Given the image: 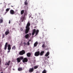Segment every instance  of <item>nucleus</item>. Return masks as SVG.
Masks as SVG:
<instances>
[{"mask_svg":"<svg viewBox=\"0 0 73 73\" xmlns=\"http://www.w3.org/2000/svg\"><path fill=\"white\" fill-rule=\"evenodd\" d=\"M9 9H6V11H9Z\"/></svg>","mask_w":73,"mask_h":73,"instance_id":"obj_29","label":"nucleus"},{"mask_svg":"<svg viewBox=\"0 0 73 73\" xmlns=\"http://www.w3.org/2000/svg\"><path fill=\"white\" fill-rule=\"evenodd\" d=\"M38 66H34V69H36L38 68Z\"/></svg>","mask_w":73,"mask_h":73,"instance_id":"obj_18","label":"nucleus"},{"mask_svg":"<svg viewBox=\"0 0 73 73\" xmlns=\"http://www.w3.org/2000/svg\"><path fill=\"white\" fill-rule=\"evenodd\" d=\"M9 64H10L9 63H7V64H6L7 65H8V66H9Z\"/></svg>","mask_w":73,"mask_h":73,"instance_id":"obj_33","label":"nucleus"},{"mask_svg":"<svg viewBox=\"0 0 73 73\" xmlns=\"http://www.w3.org/2000/svg\"><path fill=\"white\" fill-rule=\"evenodd\" d=\"M40 51H37L36 52L35 54V56H38L40 55Z\"/></svg>","mask_w":73,"mask_h":73,"instance_id":"obj_6","label":"nucleus"},{"mask_svg":"<svg viewBox=\"0 0 73 73\" xmlns=\"http://www.w3.org/2000/svg\"><path fill=\"white\" fill-rule=\"evenodd\" d=\"M11 45L9 44H8V50H11Z\"/></svg>","mask_w":73,"mask_h":73,"instance_id":"obj_12","label":"nucleus"},{"mask_svg":"<svg viewBox=\"0 0 73 73\" xmlns=\"http://www.w3.org/2000/svg\"><path fill=\"white\" fill-rule=\"evenodd\" d=\"M26 14H27V13L26 12H25V13H24V16L23 17H25V16L26 15Z\"/></svg>","mask_w":73,"mask_h":73,"instance_id":"obj_23","label":"nucleus"},{"mask_svg":"<svg viewBox=\"0 0 73 73\" xmlns=\"http://www.w3.org/2000/svg\"><path fill=\"white\" fill-rule=\"evenodd\" d=\"M10 13L11 14L13 15L14 14L15 12H14V11L13 10H10Z\"/></svg>","mask_w":73,"mask_h":73,"instance_id":"obj_8","label":"nucleus"},{"mask_svg":"<svg viewBox=\"0 0 73 73\" xmlns=\"http://www.w3.org/2000/svg\"><path fill=\"white\" fill-rule=\"evenodd\" d=\"M29 35L31 36V33H30V34H29Z\"/></svg>","mask_w":73,"mask_h":73,"instance_id":"obj_38","label":"nucleus"},{"mask_svg":"<svg viewBox=\"0 0 73 73\" xmlns=\"http://www.w3.org/2000/svg\"><path fill=\"white\" fill-rule=\"evenodd\" d=\"M36 61V60L35 59H33V62H35Z\"/></svg>","mask_w":73,"mask_h":73,"instance_id":"obj_34","label":"nucleus"},{"mask_svg":"<svg viewBox=\"0 0 73 73\" xmlns=\"http://www.w3.org/2000/svg\"><path fill=\"white\" fill-rule=\"evenodd\" d=\"M39 32V31L38 30H36L35 29H34L33 30V32L32 33V35L33 36L34 35H35V36H36L38 33Z\"/></svg>","mask_w":73,"mask_h":73,"instance_id":"obj_2","label":"nucleus"},{"mask_svg":"<svg viewBox=\"0 0 73 73\" xmlns=\"http://www.w3.org/2000/svg\"><path fill=\"white\" fill-rule=\"evenodd\" d=\"M1 60H0V64H1Z\"/></svg>","mask_w":73,"mask_h":73,"instance_id":"obj_41","label":"nucleus"},{"mask_svg":"<svg viewBox=\"0 0 73 73\" xmlns=\"http://www.w3.org/2000/svg\"><path fill=\"white\" fill-rule=\"evenodd\" d=\"M11 7H13V6H11Z\"/></svg>","mask_w":73,"mask_h":73,"instance_id":"obj_42","label":"nucleus"},{"mask_svg":"<svg viewBox=\"0 0 73 73\" xmlns=\"http://www.w3.org/2000/svg\"><path fill=\"white\" fill-rule=\"evenodd\" d=\"M25 1H27V0H26Z\"/></svg>","mask_w":73,"mask_h":73,"instance_id":"obj_46","label":"nucleus"},{"mask_svg":"<svg viewBox=\"0 0 73 73\" xmlns=\"http://www.w3.org/2000/svg\"><path fill=\"white\" fill-rule=\"evenodd\" d=\"M5 34H3V35H2V38H5Z\"/></svg>","mask_w":73,"mask_h":73,"instance_id":"obj_27","label":"nucleus"},{"mask_svg":"<svg viewBox=\"0 0 73 73\" xmlns=\"http://www.w3.org/2000/svg\"><path fill=\"white\" fill-rule=\"evenodd\" d=\"M30 23L29 21H28L27 24L26 25V30L25 31V33L27 34L28 33L29 31L30 30Z\"/></svg>","mask_w":73,"mask_h":73,"instance_id":"obj_1","label":"nucleus"},{"mask_svg":"<svg viewBox=\"0 0 73 73\" xmlns=\"http://www.w3.org/2000/svg\"><path fill=\"white\" fill-rule=\"evenodd\" d=\"M34 70L33 68H31L29 69V72H33Z\"/></svg>","mask_w":73,"mask_h":73,"instance_id":"obj_7","label":"nucleus"},{"mask_svg":"<svg viewBox=\"0 0 73 73\" xmlns=\"http://www.w3.org/2000/svg\"><path fill=\"white\" fill-rule=\"evenodd\" d=\"M50 54V52H47V53H46V55H45V56H48Z\"/></svg>","mask_w":73,"mask_h":73,"instance_id":"obj_16","label":"nucleus"},{"mask_svg":"<svg viewBox=\"0 0 73 73\" xmlns=\"http://www.w3.org/2000/svg\"><path fill=\"white\" fill-rule=\"evenodd\" d=\"M39 15H40V13H39Z\"/></svg>","mask_w":73,"mask_h":73,"instance_id":"obj_43","label":"nucleus"},{"mask_svg":"<svg viewBox=\"0 0 73 73\" xmlns=\"http://www.w3.org/2000/svg\"><path fill=\"white\" fill-rule=\"evenodd\" d=\"M9 33V30L8 29L5 32V35H7Z\"/></svg>","mask_w":73,"mask_h":73,"instance_id":"obj_9","label":"nucleus"},{"mask_svg":"<svg viewBox=\"0 0 73 73\" xmlns=\"http://www.w3.org/2000/svg\"><path fill=\"white\" fill-rule=\"evenodd\" d=\"M0 73H3L2 72H1Z\"/></svg>","mask_w":73,"mask_h":73,"instance_id":"obj_45","label":"nucleus"},{"mask_svg":"<svg viewBox=\"0 0 73 73\" xmlns=\"http://www.w3.org/2000/svg\"><path fill=\"white\" fill-rule=\"evenodd\" d=\"M31 55V54L30 52H29L27 54V56L29 57H30Z\"/></svg>","mask_w":73,"mask_h":73,"instance_id":"obj_14","label":"nucleus"},{"mask_svg":"<svg viewBox=\"0 0 73 73\" xmlns=\"http://www.w3.org/2000/svg\"><path fill=\"white\" fill-rule=\"evenodd\" d=\"M50 58V57L49 56H48L47 57V58Z\"/></svg>","mask_w":73,"mask_h":73,"instance_id":"obj_40","label":"nucleus"},{"mask_svg":"<svg viewBox=\"0 0 73 73\" xmlns=\"http://www.w3.org/2000/svg\"><path fill=\"white\" fill-rule=\"evenodd\" d=\"M23 28H22L21 27V28L20 30H21V31H23Z\"/></svg>","mask_w":73,"mask_h":73,"instance_id":"obj_28","label":"nucleus"},{"mask_svg":"<svg viewBox=\"0 0 73 73\" xmlns=\"http://www.w3.org/2000/svg\"><path fill=\"white\" fill-rule=\"evenodd\" d=\"M16 47L15 46H14L13 47H12V49L15 50L16 49Z\"/></svg>","mask_w":73,"mask_h":73,"instance_id":"obj_17","label":"nucleus"},{"mask_svg":"<svg viewBox=\"0 0 73 73\" xmlns=\"http://www.w3.org/2000/svg\"><path fill=\"white\" fill-rule=\"evenodd\" d=\"M27 45L28 46L30 44V42H27Z\"/></svg>","mask_w":73,"mask_h":73,"instance_id":"obj_30","label":"nucleus"},{"mask_svg":"<svg viewBox=\"0 0 73 73\" xmlns=\"http://www.w3.org/2000/svg\"><path fill=\"white\" fill-rule=\"evenodd\" d=\"M25 10H23L21 11V14L23 15L24 13Z\"/></svg>","mask_w":73,"mask_h":73,"instance_id":"obj_15","label":"nucleus"},{"mask_svg":"<svg viewBox=\"0 0 73 73\" xmlns=\"http://www.w3.org/2000/svg\"><path fill=\"white\" fill-rule=\"evenodd\" d=\"M25 36V38L27 39L29 38H30V37L29 36V34H27Z\"/></svg>","mask_w":73,"mask_h":73,"instance_id":"obj_13","label":"nucleus"},{"mask_svg":"<svg viewBox=\"0 0 73 73\" xmlns=\"http://www.w3.org/2000/svg\"><path fill=\"white\" fill-rule=\"evenodd\" d=\"M37 45H38V42H36L34 44V47H36Z\"/></svg>","mask_w":73,"mask_h":73,"instance_id":"obj_10","label":"nucleus"},{"mask_svg":"<svg viewBox=\"0 0 73 73\" xmlns=\"http://www.w3.org/2000/svg\"><path fill=\"white\" fill-rule=\"evenodd\" d=\"M7 45H8V43L7 42H6L5 43V46H7Z\"/></svg>","mask_w":73,"mask_h":73,"instance_id":"obj_31","label":"nucleus"},{"mask_svg":"<svg viewBox=\"0 0 73 73\" xmlns=\"http://www.w3.org/2000/svg\"><path fill=\"white\" fill-rule=\"evenodd\" d=\"M10 50H9V51H8V52H10Z\"/></svg>","mask_w":73,"mask_h":73,"instance_id":"obj_39","label":"nucleus"},{"mask_svg":"<svg viewBox=\"0 0 73 73\" xmlns=\"http://www.w3.org/2000/svg\"><path fill=\"white\" fill-rule=\"evenodd\" d=\"M28 61V58H23V59L22 62L23 63L27 62Z\"/></svg>","mask_w":73,"mask_h":73,"instance_id":"obj_5","label":"nucleus"},{"mask_svg":"<svg viewBox=\"0 0 73 73\" xmlns=\"http://www.w3.org/2000/svg\"><path fill=\"white\" fill-rule=\"evenodd\" d=\"M3 22V20L2 19H0V24H1Z\"/></svg>","mask_w":73,"mask_h":73,"instance_id":"obj_19","label":"nucleus"},{"mask_svg":"<svg viewBox=\"0 0 73 73\" xmlns=\"http://www.w3.org/2000/svg\"><path fill=\"white\" fill-rule=\"evenodd\" d=\"M9 24H11V22L10 21V20H9Z\"/></svg>","mask_w":73,"mask_h":73,"instance_id":"obj_37","label":"nucleus"},{"mask_svg":"<svg viewBox=\"0 0 73 73\" xmlns=\"http://www.w3.org/2000/svg\"><path fill=\"white\" fill-rule=\"evenodd\" d=\"M11 63V61H10V60H9V62H8V63L9 64V63Z\"/></svg>","mask_w":73,"mask_h":73,"instance_id":"obj_35","label":"nucleus"},{"mask_svg":"<svg viewBox=\"0 0 73 73\" xmlns=\"http://www.w3.org/2000/svg\"><path fill=\"white\" fill-rule=\"evenodd\" d=\"M31 18H32V19H33V17H32Z\"/></svg>","mask_w":73,"mask_h":73,"instance_id":"obj_44","label":"nucleus"},{"mask_svg":"<svg viewBox=\"0 0 73 73\" xmlns=\"http://www.w3.org/2000/svg\"><path fill=\"white\" fill-rule=\"evenodd\" d=\"M7 46H5V48H4V49H5V50H6L7 48Z\"/></svg>","mask_w":73,"mask_h":73,"instance_id":"obj_25","label":"nucleus"},{"mask_svg":"<svg viewBox=\"0 0 73 73\" xmlns=\"http://www.w3.org/2000/svg\"><path fill=\"white\" fill-rule=\"evenodd\" d=\"M25 50H23L22 51L20 52H19V54H20V55H22L25 53Z\"/></svg>","mask_w":73,"mask_h":73,"instance_id":"obj_4","label":"nucleus"},{"mask_svg":"<svg viewBox=\"0 0 73 73\" xmlns=\"http://www.w3.org/2000/svg\"><path fill=\"white\" fill-rule=\"evenodd\" d=\"M45 44H42V47L43 48H45L46 47V46L45 45Z\"/></svg>","mask_w":73,"mask_h":73,"instance_id":"obj_21","label":"nucleus"},{"mask_svg":"<svg viewBox=\"0 0 73 73\" xmlns=\"http://www.w3.org/2000/svg\"><path fill=\"white\" fill-rule=\"evenodd\" d=\"M42 73H46V71L45 70H44Z\"/></svg>","mask_w":73,"mask_h":73,"instance_id":"obj_26","label":"nucleus"},{"mask_svg":"<svg viewBox=\"0 0 73 73\" xmlns=\"http://www.w3.org/2000/svg\"><path fill=\"white\" fill-rule=\"evenodd\" d=\"M23 44H24L25 45H25H27V44L25 42H24Z\"/></svg>","mask_w":73,"mask_h":73,"instance_id":"obj_32","label":"nucleus"},{"mask_svg":"<svg viewBox=\"0 0 73 73\" xmlns=\"http://www.w3.org/2000/svg\"><path fill=\"white\" fill-rule=\"evenodd\" d=\"M25 5H28V3L27 1H25Z\"/></svg>","mask_w":73,"mask_h":73,"instance_id":"obj_20","label":"nucleus"},{"mask_svg":"<svg viewBox=\"0 0 73 73\" xmlns=\"http://www.w3.org/2000/svg\"><path fill=\"white\" fill-rule=\"evenodd\" d=\"M23 56L20 57L19 58H17V62L18 63L20 62H21V60H23Z\"/></svg>","mask_w":73,"mask_h":73,"instance_id":"obj_3","label":"nucleus"},{"mask_svg":"<svg viewBox=\"0 0 73 73\" xmlns=\"http://www.w3.org/2000/svg\"><path fill=\"white\" fill-rule=\"evenodd\" d=\"M18 70L19 71H21L22 70V68H18Z\"/></svg>","mask_w":73,"mask_h":73,"instance_id":"obj_22","label":"nucleus"},{"mask_svg":"<svg viewBox=\"0 0 73 73\" xmlns=\"http://www.w3.org/2000/svg\"><path fill=\"white\" fill-rule=\"evenodd\" d=\"M31 39H30L29 40L28 42H31Z\"/></svg>","mask_w":73,"mask_h":73,"instance_id":"obj_36","label":"nucleus"},{"mask_svg":"<svg viewBox=\"0 0 73 73\" xmlns=\"http://www.w3.org/2000/svg\"><path fill=\"white\" fill-rule=\"evenodd\" d=\"M25 18V17H23V18H21V19H22V21H21L22 22H23L24 19Z\"/></svg>","mask_w":73,"mask_h":73,"instance_id":"obj_24","label":"nucleus"},{"mask_svg":"<svg viewBox=\"0 0 73 73\" xmlns=\"http://www.w3.org/2000/svg\"><path fill=\"white\" fill-rule=\"evenodd\" d=\"M44 51H41L40 52V56H42V55H43L44 54Z\"/></svg>","mask_w":73,"mask_h":73,"instance_id":"obj_11","label":"nucleus"}]
</instances>
